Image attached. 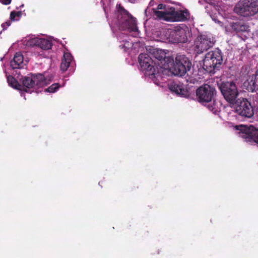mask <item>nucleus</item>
<instances>
[{
  "mask_svg": "<svg viewBox=\"0 0 258 258\" xmlns=\"http://www.w3.org/2000/svg\"><path fill=\"white\" fill-rule=\"evenodd\" d=\"M24 57L20 52L16 53L13 59L11 61V66L13 69H20L23 67Z\"/></svg>",
  "mask_w": 258,
  "mask_h": 258,
  "instance_id": "obj_19",
  "label": "nucleus"
},
{
  "mask_svg": "<svg viewBox=\"0 0 258 258\" xmlns=\"http://www.w3.org/2000/svg\"><path fill=\"white\" fill-rule=\"evenodd\" d=\"M191 63L189 58L182 53H178L173 60L172 72L175 76L182 77L189 71Z\"/></svg>",
  "mask_w": 258,
  "mask_h": 258,
  "instance_id": "obj_6",
  "label": "nucleus"
},
{
  "mask_svg": "<svg viewBox=\"0 0 258 258\" xmlns=\"http://www.w3.org/2000/svg\"><path fill=\"white\" fill-rule=\"evenodd\" d=\"M216 95L215 88L208 84L202 85L196 90L197 99L203 104L211 102Z\"/></svg>",
  "mask_w": 258,
  "mask_h": 258,
  "instance_id": "obj_8",
  "label": "nucleus"
},
{
  "mask_svg": "<svg viewBox=\"0 0 258 258\" xmlns=\"http://www.w3.org/2000/svg\"><path fill=\"white\" fill-rule=\"evenodd\" d=\"M22 13L21 11H12L10 13V19L12 21H18L21 17Z\"/></svg>",
  "mask_w": 258,
  "mask_h": 258,
  "instance_id": "obj_25",
  "label": "nucleus"
},
{
  "mask_svg": "<svg viewBox=\"0 0 258 258\" xmlns=\"http://www.w3.org/2000/svg\"><path fill=\"white\" fill-rule=\"evenodd\" d=\"M12 0H0V2L5 5H9L11 3Z\"/></svg>",
  "mask_w": 258,
  "mask_h": 258,
  "instance_id": "obj_28",
  "label": "nucleus"
},
{
  "mask_svg": "<svg viewBox=\"0 0 258 258\" xmlns=\"http://www.w3.org/2000/svg\"><path fill=\"white\" fill-rule=\"evenodd\" d=\"M243 87L249 92L258 94V70L244 82Z\"/></svg>",
  "mask_w": 258,
  "mask_h": 258,
  "instance_id": "obj_14",
  "label": "nucleus"
},
{
  "mask_svg": "<svg viewBox=\"0 0 258 258\" xmlns=\"http://www.w3.org/2000/svg\"><path fill=\"white\" fill-rule=\"evenodd\" d=\"M116 16L119 29L129 30L131 32L138 31L136 19L120 4L117 5Z\"/></svg>",
  "mask_w": 258,
  "mask_h": 258,
  "instance_id": "obj_2",
  "label": "nucleus"
},
{
  "mask_svg": "<svg viewBox=\"0 0 258 258\" xmlns=\"http://www.w3.org/2000/svg\"><path fill=\"white\" fill-rule=\"evenodd\" d=\"M215 42V40L213 37L206 35H201L198 36L195 40V50L198 53H202L213 47Z\"/></svg>",
  "mask_w": 258,
  "mask_h": 258,
  "instance_id": "obj_12",
  "label": "nucleus"
},
{
  "mask_svg": "<svg viewBox=\"0 0 258 258\" xmlns=\"http://www.w3.org/2000/svg\"><path fill=\"white\" fill-rule=\"evenodd\" d=\"M22 84L26 88L24 91L27 92V89L34 88V82L33 80L32 75L30 77L25 76L22 78Z\"/></svg>",
  "mask_w": 258,
  "mask_h": 258,
  "instance_id": "obj_22",
  "label": "nucleus"
},
{
  "mask_svg": "<svg viewBox=\"0 0 258 258\" xmlns=\"http://www.w3.org/2000/svg\"><path fill=\"white\" fill-rule=\"evenodd\" d=\"M222 52L219 48L207 52L203 59V68L208 73L214 74L223 62Z\"/></svg>",
  "mask_w": 258,
  "mask_h": 258,
  "instance_id": "obj_3",
  "label": "nucleus"
},
{
  "mask_svg": "<svg viewBox=\"0 0 258 258\" xmlns=\"http://www.w3.org/2000/svg\"><path fill=\"white\" fill-rule=\"evenodd\" d=\"M154 15L157 18L170 22H185L190 19V14L186 9L175 10V8H167L166 5L160 4L157 9L153 8Z\"/></svg>",
  "mask_w": 258,
  "mask_h": 258,
  "instance_id": "obj_1",
  "label": "nucleus"
},
{
  "mask_svg": "<svg viewBox=\"0 0 258 258\" xmlns=\"http://www.w3.org/2000/svg\"><path fill=\"white\" fill-rule=\"evenodd\" d=\"M121 44L119 45V48L121 49H123L124 51H126V49L125 48L123 43H120Z\"/></svg>",
  "mask_w": 258,
  "mask_h": 258,
  "instance_id": "obj_29",
  "label": "nucleus"
},
{
  "mask_svg": "<svg viewBox=\"0 0 258 258\" xmlns=\"http://www.w3.org/2000/svg\"><path fill=\"white\" fill-rule=\"evenodd\" d=\"M60 87V85L57 83H54L52 84L50 87L45 89V92H50V93H54Z\"/></svg>",
  "mask_w": 258,
  "mask_h": 258,
  "instance_id": "obj_26",
  "label": "nucleus"
},
{
  "mask_svg": "<svg viewBox=\"0 0 258 258\" xmlns=\"http://www.w3.org/2000/svg\"><path fill=\"white\" fill-rule=\"evenodd\" d=\"M32 77L34 82V87L35 86L37 88L42 87L47 84L46 79L42 74L32 75Z\"/></svg>",
  "mask_w": 258,
  "mask_h": 258,
  "instance_id": "obj_18",
  "label": "nucleus"
},
{
  "mask_svg": "<svg viewBox=\"0 0 258 258\" xmlns=\"http://www.w3.org/2000/svg\"><path fill=\"white\" fill-rule=\"evenodd\" d=\"M227 29L231 32L243 33L248 31L249 26L243 21H237L230 23Z\"/></svg>",
  "mask_w": 258,
  "mask_h": 258,
  "instance_id": "obj_15",
  "label": "nucleus"
},
{
  "mask_svg": "<svg viewBox=\"0 0 258 258\" xmlns=\"http://www.w3.org/2000/svg\"><path fill=\"white\" fill-rule=\"evenodd\" d=\"M150 52L152 56L157 60V65L162 68V72L164 69H166L168 65L166 62L169 61V57L166 56V53L163 50L152 48L150 49Z\"/></svg>",
  "mask_w": 258,
  "mask_h": 258,
  "instance_id": "obj_13",
  "label": "nucleus"
},
{
  "mask_svg": "<svg viewBox=\"0 0 258 258\" xmlns=\"http://www.w3.org/2000/svg\"><path fill=\"white\" fill-rule=\"evenodd\" d=\"M233 11L242 17L253 16L258 13V2L254 0H240L235 6Z\"/></svg>",
  "mask_w": 258,
  "mask_h": 258,
  "instance_id": "obj_4",
  "label": "nucleus"
},
{
  "mask_svg": "<svg viewBox=\"0 0 258 258\" xmlns=\"http://www.w3.org/2000/svg\"><path fill=\"white\" fill-rule=\"evenodd\" d=\"M72 58L73 57L71 53L68 52L64 53L63 58L60 64V69L61 71L64 72L67 70L70 67Z\"/></svg>",
  "mask_w": 258,
  "mask_h": 258,
  "instance_id": "obj_20",
  "label": "nucleus"
},
{
  "mask_svg": "<svg viewBox=\"0 0 258 258\" xmlns=\"http://www.w3.org/2000/svg\"><path fill=\"white\" fill-rule=\"evenodd\" d=\"M7 80L9 84L11 87L18 90H21V85L13 76L11 75L9 76L7 78Z\"/></svg>",
  "mask_w": 258,
  "mask_h": 258,
  "instance_id": "obj_24",
  "label": "nucleus"
},
{
  "mask_svg": "<svg viewBox=\"0 0 258 258\" xmlns=\"http://www.w3.org/2000/svg\"><path fill=\"white\" fill-rule=\"evenodd\" d=\"M190 36L189 28L186 26L179 27L169 32L168 39L170 42L175 43H186Z\"/></svg>",
  "mask_w": 258,
  "mask_h": 258,
  "instance_id": "obj_11",
  "label": "nucleus"
},
{
  "mask_svg": "<svg viewBox=\"0 0 258 258\" xmlns=\"http://www.w3.org/2000/svg\"><path fill=\"white\" fill-rule=\"evenodd\" d=\"M118 39L120 43H123L126 50L132 46V43L130 41L129 37L124 34L118 35Z\"/></svg>",
  "mask_w": 258,
  "mask_h": 258,
  "instance_id": "obj_23",
  "label": "nucleus"
},
{
  "mask_svg": "<svg viewBox=\"0 0 258 258\" xmlns=\"http://www.w3.org/2000/svg\"><path fill=\"white\" fill-rule=\"evenodd\" d=\"M129 2H130L132 3H136L138 0H128Z\"/></svg>",
  "mask_w": 258,
  "mask_h": 258,
  "instance_id": "obj_31",
  "label": "nucleus"
},
{
  "mask_svg": "<svg viewBox=\"0 0 258 258\" xmlns=\"http://www.w3.org/2000/svg\"><path fill=\"white\" fill-rule=\"evenodd\" d=\"M139 62L142 69L146 71V73L149 76H152L155 78H158L160 76L162 73V68L160 66L159 68L156 61L153 60L152 58L147 53H141L138 57Z\"/></svg>",
  "mask_w": 258,
  "mask_h": 258,
  "instance_id": "obj_5",
  "label": "nucleus"
},
{
  "mask_svg": "<svg viewBox=\"0 0 258 258\" xmlns=\"http://www.w3.org/2000/svg\"><path fill=\"white\" fill-rule=\"evenodd\" d=\"M239 136L246 142L258 144V129L252 125H239L236 126Z\"/></svg>",
  "mask_w": 258,
  "mask_h": 258,
  "instance_id": "obj_7",
  "label": "nucleus"
},
{
  "mask_svg": "<svg viewBox=\"0 0 258 258\" xmlns=\"http://www.w3.org/2000/svg\"><path fill=\"white\" fill-rule=\"evenodd\" d=\"M11 21H12L11 20H8L6 22L2 24L1 26L3 28V30H6L7 29V28L11 25Z\"/></svg>",
  "mask_w": 258,
  "mask_h": 258,
  "instance_id": "obj_27",
  "label": "nucleus"
},
{
  "mask_svg": "<svg viewBox=\"0 0 258 258\" xmlns=\"http://www.w3.org/2000/svg\"><path fill=\"white\" fill-rule=\"evenodd\" d=\"M169 89L176 95L181 97H187L189 96V92L183 84L180 82H173L169 86Z\"/></svg>",
  "mask_w": 258,
  "mask_h": 258,
  "instance_id": "obj_16",
  "label": "nucleus"
},
{
  "mask_svg": "<svg viewBox=\"0 0 258 258\" xmlns=\"http://www.w3.org/2000/svg\"><path fill=\"white\" fill-rule=\"evenodd\" d=\"M155 0H152L150 1V3H149V6L150 7H153L155 5Z\"/></svg>",
  "mask_w": 258,
  "mask_h": 258,
  "instance_id": "obj_30",
  "label": "nucleus"
},
{
  "mask_svg": "<svg viewBox=\"0 0 258 258\" xmlns=\"http://www.w3.org/2000/svg\"><path fill=\"white\" fill-rule=\"evenodd\" d=\"M220 91L225 100L231 104H234L238 95V91L235 84L233 82L222 83Z\"/></svg>",
  "mask_w": 258,
  "mask_h": 258,
  "instance_id": "obj_10",
  "label": "nucleus"
},
{
  "mask_svg": "<svg viewBox=\"0 0 258 258\" xmlns=\"http://www.w3.org/2000/svg\"><path fill=\"white\" fill-rule=\"evenodd\" d=\"M27 45L31 46H38L43 50H48L51 48V42L44 38H35L28 42Z\"/></svg>",
  "mask_w": 258,
  "mask_h": 258,
  "instance_id": "obj_17",
  "label": "nucleus"
},
{
  "mask_svg": "<svg viewBox=\"0 0 258 258\" xmlns=\"http://www.w3.org/2000/svg\"><path fill=\"white\" fill-rule=\"evenodd\" d=\"M207 108L214 114H217L220 112L221 104L219 101H216L213 99L211 102L208 103Z\"/></svg>",
  "mask_w": 258,
  "mask_h": 258,
  "instance_id": "obj_21",
  "label": "nucleus"
},
{
  "mask_svg": "<svg viewBox=\"0 0 258 258\" xmlns=\"http://www.w3.org/2000/svg\"><path fill=\"white\" fill-rule=\"evenodd\" d=\"M234 104H235V112L238 115L248 118L253 116V108L247 99L244 98H238Z\"/></svg>",
  "mask_w": 258,
  "mask_h": 258,
  "instance_id": "obj_9",
  "label": "nucleus"
}]
</instances>
